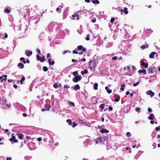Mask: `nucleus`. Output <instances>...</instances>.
<instances>
[{
  "label": "nucleus",
  "instance_id": "obj_49",
  "mask_svg": "<svg viewBox=\"0 0 160 160\" xmlns=\"http://www.w3.org/2000/svg\"><path fill=\"white\" fill-rule=\"evenodd\" d=\"M86 59L85 58H83L82 59H81L79 61H84V62H85V61Z\"/></svg>",
  "mask_w": 160,
  "mask_h": 160
},
{
  "label": "nucleus",
  "instance_id": "obj_55",
  "mask_svg": "<svg viewBox=\"0 0 160 160\" xmlns=\"http://www.w3.org/2000/svg\"><path fill=\"white\" fill-rule=\"evenodd\" d=\"M108 109L110 111H112L113 110V108L112 107H109Z\"/></svg>",
  "mask_w": 160,
  "mask_h": 160
},
{
  "label": "nucleus",
  "instance_id": "obj_7",
  "mask_svg": "<svg viewBox=\"0 0 160 160\" xmlns=\"http://www.w3.org/2000/svg\"><path fill=\"white\" fill-rule=\"evenodd\" d=\"M103 142L102 137H98L95 140V142L96 144H98V142Z\"/></svg>",
  "mask_w": 160,
  "mask_h": 160
},
{
  "label": "nucleus",
  "instance_id": "obj_61",
  "mask_svg": "<svg viewBox=\"0 0 160 160\" xmlns=\"http://www.w3.org/2000/svg\"><path fill=\"white\" fill-rule=\"evenodd\" d=\"M78 61V60H75V59H72V62H75L76 61Z\"/></svg>",
  "mask_w": 160,
  "mask_h": 160
},
{
  "label": "nucleus",
  "instance_id": "obj_3",
  "mask_svg": "<svg viewBox=\"0 0 160 160\" xmlns=\"http://www.w3.org/2000/svg\"><path fill=\"white\" fill-rule=\"evenodd\" d=\"M82 78V76L80 75H76L72 79V81L74 82H77L80 81Z\"/></svg>",
  "mask_w": 160,
  "mask_h": 160
},
{
  "label": "nucleus",
  "instance_id": "obj_43",
  "mask_svg": "<svg viewBox=\"0 0 160 160\" xmlns=\"http://www.w3.org/2000/svg\"><path fill=\"white\" fill-rule=\"evenodd\" d=\"M68 103L72 105L73 106H75L74 103L73 102H69Z\"/></svg>",
  "mask_w": 160,
  "mask_h": 160
},
{
  "label": "nucleus",
  "instance_id": "obj_17",
  "mask_svg": "<svg viewBox=\"0 0 160 160\" xmlns=\"http://www.w3.org/2000/svg\"><path fill=\"white\" fill-rule=\"evenodd\" d=\"M78 122L81 123L82 124H85L86 123V122L85 121L82 120L80 118H78Z\"/></svg>",
  "mask_w": 160,
  "mask_h": 160
},
{
  "label": "nucleus",
  "instance_id": "obj_58",
  "mask_svg": "<svg viewBox=\"0 0 160 160\" xmlns=\"http://www.w3.org/2000/svg\"><path fill=\"white\" fill-rule=\"evenodd\" d=\"M7 79V78H5L3 79H2V80L0 81L1 82H2L3 81H5Z\"/></svg>",
  "mask_w": 160,
  "mask_h": 160
},
{
  "label": "nucleus",
  "instance_id": "obj_39",
  "mask_svg": "<svg viewBox=\"0 0 160 160\" xmlns=\"http://www.w3.org/2000/svg\"><path fill=\"white\" fill-rule=\"evenodd\" d=\"M126 135L128 137H129L131 136V134L130 132H128L126 133Z\"/></svg>",
  "mask_w": 160,
  "mask_h": 160
},
{
  "label": "nucleus",
  "instance_id": "obj_15",
  "mask_svg": "<svg viewBox=\"0 0 160 160\" xmlns=\"http://www.w3.org/2000/svg\"><path fill=\"white\" fill-rule=\"evenodd\" d=\"M154 118V116L152 113L148 117V119L151 120L153 119Z\"/></svg>",
  "mask_w": 160,
  "mask_h": 160
},
{
  "label": "nucleus",
  "instance_id": "obj_42",
  "mask_svg": "<svg viewBox=\"0 0 160 160\" xmlns=\"http://www.w3.org/2000/svg\"><path fill=\"white\" fill-rule=\"evenodd\" d=\"M64 88H70V86L69 85H64Z\"/></svg>",
  "mask_w": 160,
  "mask_h": 160
},
{
  "label": "nucleus",
  "instance_id": "obj_44",
  "mask_svg": "<svg viewBox=\"0 0 160 160\" xmlns=\"http://www.w3.org/2000/svg\"><path fill=\"white\" fill-rule=\"evenodd\" d=\"M84 74H87L88 73V71L87 69H84L83 71Z\"/></svg>",
  "mask_w": 160,
  "mask_h": 160
},
{
  "label": "nucleus",
  "instance_id": "obj_63",
  "mask_svg": "<svg viewBox=\"0 0 160 160\" xmlns=\"http://www.w3.org/2000/svg\"><path fill=\"white\" fill-rule=\"evenodd\" d=\"M13 86V87L15 89H17V86L16 84H14Z\"/></svg>",
  "mask_w": 160,
  "mask_h": 160
},
{
  "label": "nucleus",
  "instance_id": "obj_4",
  "mask_svg": "<svg viewBox=\"0 0 160 160\" xmlns=\"http://www.w3.org/2000/svg\"><path fill=\"white\" fill-rule=\"evenodd\" d=\"M42 58H41L40 56H39L38 55H36V57L38 60H39L41 62H43L45 60L44 56L42 55Z\"/></svg>",
  "mask_w": 160,
  "mask_h": 160
},
{
  "label": "nucleus",
  "instance_id": "obj_16",
  "mask_svg": "<svg viewBox=\"0 0 160 160\" xmlns=\"http://www.w3.org/2000/svg\"><path fill=\"white\" fill-rule=\"evenodd\" d=\"M80 89V87L79 85L78 84H77L74 86L73 89L75 90V91H76L79 89Z\"/></svg>",
  "mask_w": 160,
  "mask_h": 160
},
{
  "label": "nucleus",
  "instance_id": "obj_52",
  "mask_svg": "<svg viewBox=\"0 0 160 160\" xmlns=\"http://www.w3.org/2000/svg\"><path fill=\"white\" fill-rule=\"evenodd\" d=\"M42 138L41 137H39L37 138V140L38 141H40L42 140Z\"/></svg>",
  "mask_w": 160,
  "mask_h": 160
},
{
  "label": "nucleus",
  "instance_id": "obj_53",
  "mask_svg": "<svg viewBox=\"0 0 160 160\" xmlns=\"http://www.w3.org/2000/svg\"><path fill=\"white\" fill-rule=\"evenodd\" d=\"M69 52V51H67V50H65L62 53H63V54H64L65 53H66L67 52Z\"/></svg>",
  "mask_w": 160,
  "mask_h": 160
},
{
  "label": "nucleus",
  "instance_id": "obj_8",
  "mask_svg": "<svg viewBox=\"0 0 160 160\" xmlns=\"http://www.w3.org/2000/svg\"><path fill=\"white\" fill-rule=\"evenodd\" d=\"M141 65L144 67L145 68H147L148 67V63H145L144 61H140Z\"/></svg>",
  "mask_w": 160,
  "mask_h": 160
},
{
  "label": "nucleus",
  "instance_id": "obj_34",
  "mask_svg": "<svg viewBox=\"0 0 160 160\" xmlns=\"http://www.w3.org/2000/svg\"><path fill=\"white\" fill-rule=\"evenodd\" d=\"M73 76H75L78 74V73L77 71H75L74 72L72 73Z\"/></svg>",
  "mask_w": 160,
  "mask_h": 160
},
{
  "label": "nucleus",
  "instance_id": "obj_36",
  "mask_svg": "<svg viewBox=\"0 0 160 160\" xmlns=\"http://www.w3.org/2000/svg\"><path fill=\"white\" fill-rule=\"evenodd\" d=\"M104 104H101L99 106V107L103 109L104 108Z\"/></svg>",
  "mask_w": 160,
  "mask_h": 160
},
{
  "label": "nucleus",
  "instance_id": "obj_62",
  "mask_svg": "<svg viewBox=\"0 0 160 160\" xmlns=\"http://www.w3.org/2000/svg\"><path fill=\"white\" fill-rule=\"evenodd\" d=\"M50 53H48L47 55V58H48L49 56H50Z\"/></svg>",
  "mask_w": 160,
  "mask_h": 160
},
{
  "label": "nucleus",
  "instance_id": "obj_11",
  "mask_svg": "<svg viewBox=\"0 0 160 160\" xmlns=\"http://www.w3.org/2000/svg\"><path fill=\"white\" fill-rule=\"evenodd\" d=\"M100 132L102 133H108L109 132V131L103 128L100 130Z\"/></svg>",
  "mask_w": 160,
  "mask_h": 160
},
{
  "label": "nucleus",
  "instance_id": "obj_27",
  "mask_svg": "<svg viewBox=\"0 0 160 160\" xmlns=\"http://www.w3.org/2000/svg\"><path fill=\"white\" fill-rule=\"evenodd\" d=\"M121 88H120V90L122 91H123L124 90V88L125 86V84H121Z\"/></svg>",
  "mask_w": 160,
  "mask_h": 160
},
{
  "label": "nucleus",
  "instance_id": "obj_18",
  "mask_svg": "<svg viewBox=\"0 0 160 160\" xmlns=\"http://www.w3.org/2000/svg\"><path fill=\"white\" fill-rule=\"evenodd\" d=\"M120 96L118 95L116 97V98L114 100V101L115 102H118L120 99Z\"/></svg>",
  "mask_w": 160,
  "mask_h": 160
},
{
  "label": "nucleus",
  "instance_id": "obj_29",
  "mask_svg": "<svg viewBox=\"0 0 160 160\" xmlns=\"http://www.w3.org/2000/svg\"><path fill=\"white\" fill-rule=\"evenodd\" d=\"M102 140L103 142H105L107 139V138L106 136L102 137Z\"/></svg>",
  "mask_w": 160,
  "mask_h": 160
},
{
  "label": "nucleus",
  "instance_id": "obj_21",
  "mask_svg": "<svg viewBox=\"0 0 160 160\" xmlns=\"http://www.w3.org/2000/svg\"><path fill=\"white\" fill-rule=\"evenodd\" d=\"M128 8L125 7L124 8V10H122L121 12H124L125 14H127L128 13V12L127 11Z\"/></svg>",
  "mask_w": 160,
  "mask_h": 160
},
{
  "label": "nucleus",
  "instance_id": "obj_1",
  "mask_svg": "<svg viewBox=\"0 0 160 160\" xmlns=\"http://www.w3.org/2000/svg\"><path fill=\"white\" fill-rule=\"evenodd\" d=\"M97 63L94 61H90L89 63V68L90 70L92 71L93 69V71L94 70V69L97 66Z\"/></svg>",
  "mask_w": 160,
  "mask_h": 160
},
{
  "label": "nucleus",
  "instance_id": "obj_22",
  "mask_svg": "<svg viewBox=\"0 0 160 160\" xmlns=\"http://www.w3.org/2000/svg\"><path fill=\"white\" fill-rule=\"evenodd\" d=\"M148 44H147L146 45H142V46H141V48L143 50L145 48H148Z\"/></svg>",
  "mask_w": 160,
  "mask_h": 160
},
{
  "label": "nucleus",
  "instance_id": "obj_26",
  "mask_svg": "<svg viewBox=\"0 0 160 160\" xmlns=\"http://www.w3.org/2000/svg\"><path fill=\"white\" fill-rule=\"evenodd\" d=\"M25 80V78L24 76H23L21 79V80L20 81V82L21 84H22L23 81H24Z\"/></svg>",
  "mask_w": 160,
  "mask_h": 160
},
{
  "label": "nucleus",
  "instance_id": "obj_46",
  "mask_svg": "<svg viewBox=\"0 0 160 160\" xmlns=\"http://www.w3.org/2000/svg\"><path fill=\"white\" fill-rule=\"evenodd\" d=\"M37 51L40 55H41L40 51L38 48L37 49Z\"/></svg>",
  "mask_w": 160,
  "mask_h": 160
},
{
  "label": "nucleus",
  "instance_id": "obj_37",
  "mask_svg": "<svg viewBox=\"0 0 160 160\" xmlns=\"http://www.w3.org/2000/svg\"><path fill=\"white\" fill-rule=\"evenodd\" d=\"M140 110V108L139 107H137L135 108V111L136 112H139Z\"/></svg>",
  "mask_w": 160,
  "mask_h": 160
},
{
  "label": "nucleus",
  "instance_id": "obj_10",
  "mask_svg": "<svg viewBox=\"0 0 160 160\" xmlns=\"http://www.w3.org/2000/svg\"><path fill=\"white\" fill-rule=\"evenodd\" d=\"M25 53L27 56L29 57L32 54V52L31 51L26 50Z\"/></svg>",
  "mask_w": 160,
  "mask_h": 160
},
{
  "label": "nucleus",
  "instance_id": "obj_5",
  "mask_svg": "<svg viewBox=\"0 0 160 160\" xmlns=\"http://www.w3.org/2000/svg\"><path fill=\"white\" fill-rule=\"evenodd\" d=\"M77 48L78 51L81 50H82V52H85L86 51V48L83 47L82 45L78 46Z\"/></svg>",
  "mask_w": 160,
  "mask_h": 160
},
{
  "label": "nucleus",
  "instance_id": "obj_50",
  "mask_svg": "<svg viewBox=\"0 0 160 160\" xmlns=\"http://www.w3.org/2000/svg\"><path fill=\"white\" fill-rule=\"evenodd\" d=\"M96 22V19L94 18L92 20V22L93 23L95 22Z\"/></svg>",
  "mask_w": 160,
  "mask_h": 160
},
{
  "label": "nucleus",
  "instance_id": "obj_35",
  "mask_svg": "<svg viewBox=\"0 0 160 160\" xmlns=\"http://www.w3.org/2000/svg\"><path fill=\"white\" fill-rule=\"evenodd\" d=\"M139 83L140 82H137L136 83H133V85L134 87H136L139 84Z\"/></svg>",
  "mask_w": 160,
  "mask_h": 160
},
{
  "label": "nucleus",
  "instance_id": "obj_33",
  "mask_svg": "<svg viewBox=\"0 0 160 160\" xmlns=\"http://www.w3.org/2000/svg\"><path fill=\"white\" fill-rule=\"evenodd\" d=\"M53 87L54 88H58V86L57 83H55L53 85Z\"/></svg>",
  "mask_w": 160,
  "mask_h": 160
},
{
  "label": "nucleus",
  "instance_id": "obj_57",
  "mask_svg": "<svg viewBox=\"0 0 160 160\" xmlns=\"http://www.w3.org/2000/svg\"><path fill=\"white\" fill-rule=\"evenodd\" d=\"M8 82H11L13 81V80L12 79H8Z\"/></svg>",
  "mask_w": 160,
  "mask_h": 160
},
{
  "label": "nucleus",
  "instance_id": "obj_56",
  "mask_svg": "<svg viewBox=\"0 0 160 160\" xmlns=\"http://www.w3.org/2000/svg\"><path fill=\"white\" fill-rule=\"evenodd\" d=\"M63 5H62V4L61 5H59L58 7L60 9H61L62 8H63Z\"/></svg>",
  "mask_w": 160,
  "mask_h": 160
},
{
  "label": "nucleus",
  "instance_id": "obj_9",
  "mask_svg": "<svg viewBox=\"0 0 160 160\" xmlns=\"http://www.w3.org/2000/svg\"><path fill=\"white\" fill-rule=\"evenodd\" d=\"M17 135L18 136L19 139H22L23 138V135L19 132L17 133Z\"/></svg>",
  "mask_w": 160,
  "mask_h": 160
},
{
  "label": "nucleus",
  "instance_id": "obj_13",
  "mask_svg": "<svg viewBox=\"0 0 160 160\" xmlns=\"http://www.w3.org/2000/svg\"><path fill=\"white\" fill-rule=\"evenodd\" d=\"M156 54V52H151L149 55V58H153L154 57V55Z\"/></svg>",
  "mask_w": 160,
  "mask_h": 160
},
{
  "label": "nucleus",
  "instance_id": "obj_19",
  "mask_svg": "<svg viewBox=\"0 0 160 160\" xmlns=\"http://www.w3.org/2000/svg\"><path fill=\"white\" fill-rule=\"evenodd\" d=\"M138 72L140 73H143L145 74H147V72L146 71V70L145 69H143L142 70H139L138 71Z\"/></svg>",
  "mask_w": 160,
  "mask_h": 160
},
{
  "label": "nucleus",
  "instance_id": "obj_64",
  "mask_svg": "<svg viewBox=\"0 0 160 160\" xmlns=\"http://www.w3.org/2000/svg\"><path fill=\"white\" fill-rule=\"evenodd\" d=\"M12 159V158L10 157V158H6V160H11Z\"/></svg>",
  "mask_w": 160,
  "mask_h": 160
},
{
  "label": "nucleus",
  "instance_id": "obj_2",
  "mask_svg": "<svg viewBox=\"0 0 160 160\" xmlns=\"http://www.w3.org/2000/svg\"><path fill=\"white\" fill-rule=\"evenodd\" d=\"M148 72L150 74L152 73L156 74V73L157 70L154 67H149L147 69Z\"/></svg>",
  "mask_w": 160,
  "mask_h": 160
},
{
  "label": "nucleus",
  "instance_id": "obj_32",
  "mask_svg": "<svg viewBox=\"0 0 160 160\" xmlns=\"http://www.w3.org/2000/svg\"><path fill=\"white\" fill-rule=\"evenodd\" d=\"M90 35L89 34H87V37L86 38V40L87 41H88L90 40Z\"/></svg>",
  "mask_w": 160,
  "mask_h": 160
},
{
  "label": "nucleus",
  "instance_id": "obj_20",
  "mask_svg": "<svg viewBox=\"0 0 160 160\" xmlns=\"http://www.w3.org/2000/svg\"><path fill=\"white\" fill-rule=\"evenodd\" d=\"M148 94L150 95L151 97H152L154 95V93L150 90L148 91Z\"/></svg>",
  "mask_w": 160,
  "mask_h": 160
},
{
  "label": "nucleus",
  "instance_id": "obj_12",
  "mask_svg": "<svg viewBox=\"0 0 160 160\" xmlns=\"http://www.w3.org/2000/svg\"><path fill=\"white\" fill-rule=\"evenodd\" d=\"M51 59H49L48 60V62L49 65H54L55 63V62L53 60L51 61Z\"/></svg>",
  "mask_w": 160,
  "mask_h": 160
},
{
  "label": "nucleus",
  "instance_id": "obj_45",
  "mask_svg": "<svg viewBox=\"0 0 160 160\" xmlns=\"http://www.w3.org/2000/svg\"><path fill=\"white\" fill-rule=\"evenodd\" d=\"M117 59V57L116 56H114L112 58V60H116Z\"/></svg>",
  "mask_w": 160,
  "mask_h": 160
},
{
  "label": "nucleus",
  "instance_id": "obj_25",
  "mask_svg": "<svg viewBox=\"0 0 160 160\" xmlns=\"http://www.w3.org/2000/svg\"><path fill=\"white\" fill-rule=\"evenodd\" d=\"M98 84L97 83H95L94 85L93 88L95 90H97L98 89Z\"/></svg>",
  "mask_w": 160,
  "mask_h": 160
},
{
  "label": "nucleus",
  "instance_id": "obj_14",
  "mask_svg": "<svg viewBox=\"0 0 160 160\" xmlns=\"http://www.w3.org/2000/svg\"><path fill=\"white\" fill-rule=\"evenodd\" d=\"M18 66L21 69H22L24 68V65L21 62L19 63L18 64Z\"/></svg>",
  "mask_w": 160,
  "mask_h": 160
},
{
  "label": "nucleus",
  "instance_id": "obj_31",
  "mask_svg": "<svg viewBox=\"0 0 160 160\" xmlns=\"http://www.w3.org/2000/svg\"><path fill=\"white\" fill-rule=\"evenodd\" d=\"M67 122L68 123L69 125H71L72 122V121L69 119L67 120Z\"/></svg>",
  "mask_w": 160,
  "mask_h": 160
},
{
  "label": "nucleus",
  "instance_id": "obj_48",
  "mask_svg": "<svg viewBox=\"0 0 160 160\" xmlns=\"http://www.w3.org/2000/svg\"><path fill=\"white\" fill-rule=\"evenodd\" d=\"M112 90L111 89H108L107 90V92L108 93H110L112 92Z\"/></svg>",
  "mask_w": 160,
  "mask_h": 160
},
{
  "label": "nucleus",
  "instance_id": "obj_41",
  "mask_svg": "<svg viewBox=\"0 0 160 160\" xmlns=\"http://www.w3.org/2000/svg\"><path fill=\"white\" fill-rule=\"evenodd\" d=\"M72 124H73V125L72 126V127L73 128L74 127H75L77 125V124L75 122H73Z\"/></svg>",
  "mask_w": 160,
  "mask_h": 160
},
{
  "label": "nucleus",
  "instance_id": "obj_38",
  "mask_svg": "<svg viewBox=\"0 0 160 160\" xmlns=\"http://www.w3.org/2000/svg\"><path fill=\"white\" fill-rule=\"evenodd\" d=\"M115 20V19L114 18H111V20H110V22L111 23H112L114 22Z\"/></svg>",
  "mask_w": 160,
  "mask_h": 160
},
{
  "label": "nucleus",
  "instance_id": "obj_23",
  "mask_svg": "<svg viewBox=\"0 0 160 160\" xmlns=\"http://www.w3.org/2000/svg\"><path fill=\"white\" fill-rule=\"evenodd\" d=\"M72 16L73 18H76L77 20H78L79 19V16L78 14H76L75 15H72Z\"/></svg>",
  "mask_w": 160,
  "mask_h": 160
},
{
  "label": "nucleus",
  "instance_id": "obj_28",
  "mask_svg": "<svg viewBox=\"0 0 160 160\" xmlns=\"http://www.w3.org/2000/svg\"><path fill=\"white\" fill-rule=\"evenodd\" d=\"M43 70L44 72H47L48 70V68L46 66H44L43 67Z\"/></svg>",
  "mask_w": 160,
  "mask_h": 160
},
{
  "label": "nucleus",
  "instance_id": "obj_59",
  "mask_svg": "<svg viewBox=\"0 0 160 160\" xmlns=\"http://www.w3.org/2000/svg\"><path fill=\"white\" fill-rule=\"evenodd\" d=\"M56 10L57 12H59L60 11V9L59 8H57L56 9Z\"/></svg>",
  "mask_w": 160,
  "mask_h": 160
},
{
  "label": "nucleus",
  "instance_id": "obj_51",
  "mask_svg": "<svg viewBox=\"0 0 160 160\" xmlns=\"http://www.w3.org/2000/svg\"><path fill=\"white\" fill-rule=\"evenodd\" d=\"M132 70H135L136 69V68L134 66H132Z\"/></svg>",
  "mask_w": 160,
  "mask_h": 160
},
{
  "label": "nucleus",
  "instance_id": "obj_40",
  "mask_svg": "<svg viewBox=\"0 0 160 160\" xmlns=\"http://www.w3.org/2000/svg\"><path fill=\"white\" fill-rule=\"evenodd\" d=\"M155 130L157 131H158L159 130H160V125L158 127H156L155 128Z\"/></svg>",
  "mask_w": 160,
  "mask_h": 160
},
{
  "label": "nucleus",
  "instance_id": "obj_54",
  "mask_svg": "<svg viewBox=\"0 0 160 160\" xmlns=\"http://www.w3.org/2000/svg\"><path fill=\"white\" fill-rule=\"evenodd\" d=\"M148 111L149 112H152V109L151 108H148Z\"/></svg>",
  "mask_w": 160,
  "mask_h": 160
},
{
  "label": "nucleus",
  "instance_id": "obj_6",
  "mask_svg": "<svg viewBox=\"0 0 160 160\" xmlns=\"http://www.w3.org/2000/svg\"><path fill=\"white\" fill-rule=\"evenodd\" d=\"M13 134L12 135V137L9 139V140L11 142H18V140L16 139L15 137L14 136H13Z\"/></svg>",
  "mask_w": 160,
  "mask_h": 160
},
{
  "label": "nucleus",
  "instance_id": "obj_47",
  "mask_svg": "<svg viewBox=\"0 0 160 160\" xmlns=\"http://www.w3.org/2000/svg\"><path fill=\"white\" fill-rule=\"evenodd\" d=\"M72 52L74 54H77L78 52H77L75 50H73L72 51Z\"/></svg>",
  "mask_w": 160,
  "mask_h": 160
},
{
  "label": "nucleus",
  "instance_id": "obj_30",
  "mask_svg": "<svg viewBox=\"0 0 160 160\" xmlns=\"http://www.w3.org/2000/svg\"><path fill=\"white\" fill-rule=\"evenodd\" d=\"M4 12L5 13H10V10L8 8H7L5 10Z\"/></svg>",
  "mask_w": 160,
  "mask_h": 160
},
{
  "label": "nucleus",
  "instance_id": "obj_60",
  "mask_svg": "<svg viewBox=\"0 0 160 160\" xmlns=\"http://www.w3.org/2000/svg\"><path fill=\"white\" fill-rule=\"evenodd\" d=\"M8 37V34L6 33H5V34H4V38H7Z\"/></svg>",
  "mask_w": 160,
  "mask_h": 160
},
{
  "label": "nucleus",
  "instance_id": "obj_24",
  "mask_svg": "<svg viewBox=\"0 0 160 160\" xmlns=\"http://www.w3.org/2000/svg\"><path fill=\"white\" fill-rule=\"evenodd\" d=\"M92 1L94 4H95L96 3L99 4V1L98 0H92Z\"/></svg>",
  "mask_w": 160,
  "mask_h": 160
}]
</instances>
